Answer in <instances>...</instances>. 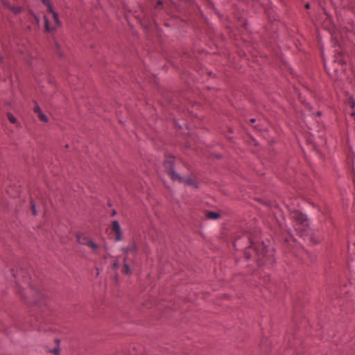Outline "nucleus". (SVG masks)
<instances>
[{
    "label": "nucleus",
    "instance_id": "1",
    "mask_svg": "<svg viewBox=\"0 0 355 355\" xmlns=\"http://www.w3.org/2000/svg\"><path fill=\"white\" fill-rule=\"evenodd\" d=\"M174 162V157L171 155H166L164 162V166L171 180L178 181L180 182H184L185 184L197 187V182L195 179L192 178H182L175 173L173 169Z\"/></svg>",
    "mask_w": 355,
    "mask_h": 355
},
{
    "label": "nucleus",
    "instance_id": "2",
    "mask_svg": "<svg viewBox=\"0 0 355 355\" xmlns=\"http://www.w3.org/2000/svg\"><path fill=\"white\" fill-rule=\"evenodd\" d=\"M6 279L15 283L16 289H18V293H20V289H24L26 286H30L29 277L26 272L21 270L19 273L16 272L13 269H10L6 275Z\"/></svg>",
    "mask_w": 355,
    "mask_h": 355
},
{
    "label": "nucleus",
    "instance_id": "3",
    "mask_svg": "<svg viewBox=\"0 0 355 355\" xmlns=\"http://www.w3.org/2000/svg\"><path fill=\"white\" fill-rule=\"evenodd\" d=\"M44 20V31L48 33L55 31L62 25L58 14L53 9L46 11Z\"/></svg>",
    "mask_w": 355,
    "mask_h": 355
},
{
    "label": "nucleus",
    "instance_id": "4",
    "mask_svg": "<svg viewBox=\"0 0 355 355\" xmlns=\"http://www.w3.org/2000/svg\"><path fill=\"white\" fill-rule=\"evenodd\" d=\"M252 250L255 254V259L260 262L261 264H265L266 262L262 261L263 259L267 258L270 255L268 248L263 243L256 245L252 240H250V246L248 251L245 252L248 254L250 250Z\"/></svg>",
    "mask_w": 355,
    "mask_h": 355
},
{
    "label": "nucleus",
    "instance_id": "5",
    "mask_svg": "<svg viewBox=\"0 0 355 355\" xmlns=\"http://www.w3.org/2000/svg\"><path fill=\"white\" fill-rule=\"evenodd\" d=\"M291 218L295 222L294 227L299 232H304L308 226V221L306 215L302 212L294 210L291 211Z\"/></svg>",
    "mask_w": 355,
    "mask_h": 355
},
{
    "label": "nucleus",
    "instance_id": "6",
    "mask_svg": "<svg viewBox=\"0 0 355 355\" xmlns=\"http://www.w3.org/2000/svg\"><path fill=\"white\" fill-rule=\"evenodd\" d=\"M125 254L127 256L124 258V264L123 267V272L126 275L131 274V270L129 266L128 255L134 254L137 251V246L135 243H131L127 248L123 249Z\"/></svg>",
    "mask_w": 355,
    "mask_h": 355
},
{
    "label": "nucleus",
    "instance_id": "7",
    "mask_svg": "<svg viewBox=\"0 0 355 355\" xmlns=\"http://www.w3.org/2000/svg\"><path fill=\"white\" fill-rule=\"evenodd\" d=\"M77 241L83 245H87L94 252H96L98 246L97 244L94 243L89 237L87 236L85 234H78L76 235Z\"/></svg>",
    "mask_w": 355,
    "mask_h": 355
},
{
    "label": "nucleus",
    "instance_id": "8",
    "mask_svg": "<svg viewBox=\"0 0 355 355\" xmlns=\"http://www.w3.org/2000/svg\"><path fill=\"white\" fill-rule=\"evenodd\" d=\"M112 230L114 234L115 239L116 241H120L122 239V233L121 230V227L118 221L114 220L112 223Z\"/></svg>",
    "mask_w": 355,
    "mask_h": 355
},
{
    "label": "nucleus",
    "instance_id": "9",
    "mask_svg": "<svg viewBox=\"0 0 355 355\" xmlns=\"http://www.w3.org/2000/svg\"><path fill=\"white\" fill-rule=\"evenodd\" d=\"M33 112L37 114V117L41 121L44 123H47L49 121L48 117L42 112L40 106L37 103H35L33 107Z\"/></svg>",
    "mask_w": 355,
    "mask_h": 355
},
{
    "label": "nucleus",
    "instance_id": "10",
    "mask_svg": "<svg viewBox=\"0 0 355 355\" xmlns=\"http://www.w3.org/2000/svg\"><path fill=\"white\" fill-rule=\"evenodd\" d=\"M2 3L5 6L10 9L14 13H19L21 11V8L19 6H11L3 0H2Z\"/></svg>",
    "mask_w": 355,
    "mask_h": 355
},
{
    "label": "nucleus",
    "instance_id": "11",
    "mask_svg": "<svg viewBox=\"0 0 355 355\" xmlns=\"http://www.w3.org/2000/svg\"><path fill=\"white\" fill-rule=\"evenodd\" d=\"M207 217L210 219H218L220 217V215L218 213L214 212V211H209L206 214Z\"/></svg>",
    "mask_w": 355,
    "mask_h": 355
},
{
    "label": "nucleus",
    "instance_id": "12",
    "mask_svg": "<svg viewBox=\"0 0 355 355\" xmlns=\"http://www.w3.org/2000/svg\"><path fill=\"white\" fill-rule=\"evenodd\" d=\"M7 117H8V121L12 123V124H15L16 125H18V121L17 119L10 113H7Z\"/></svg>",
    "mask_w": 355,
    "mask_h": 355
},
{
    "label": "nucleus",
    "instance_id": "13",
    "mask_svg": "<svg viewBox=\"0 0 355 355\" xmlns=\"http://www.w3.org/2000/svg\"><path fill=\"white\" fill-rule=\"evenodd\" d=\"M44 6L46 8V11L51 10L53 9L51 2L50 0H40Z\"/></svg>",
    "mask_w": 355,
    "mask_h": 355
},
{
    "label": "nucleus",
    "instance_id": "14",
    "mask_svg": "<svg viewBox=\"0 0 355 355\" xmlns=\"http://www.w3.org/2000/svg\"><path fill=\"white\" fill-rule=\"evenodd\" d=\"M33 58V56L32 55V54L29 52H27V53L26 55H24V56L23 57V58L24 59V60L30 65H31L33 63L31 60V59H32Z\"/></svg>",
    "mask_w": 355,
    "mask_h": 355
},
{
    "label": "nucleus",
    "instance_id": "15",
    "mask_svg": "<svg viewBox=\"0 0 355 355\" xmlns=\"http://www.w3.org/2000/svg\"><path fill=\"white\" fill-rule=\"evenodd\" d=\"M60 350V349L59 347L58 346L57 347H55L53 350H51V352L53 354V355H59Z\"/></svg>",
    "mask_w": 355,
    "mask_h": 355
},
{
    "label": "nucleus",
    "instance_id": "16",
    "mask_svg": "<svg viewBox=\"0 0 355 355\" xmlns=\"http://www.w3.org/2000/svg\"><path fill=\"white\" fill-rule=\"evenodd\" d=\"M31 207H32V211H33V214L34 215H35L37 214L36 212V209H35V204L31 202Z\"/></svg>",
    "mask_w": 355,
    "mask_h": 355
},
{
    "label": "nucleus",
    "instance_id": "17",
    "mask_svg": "<svg viewBox=\"0 0 355 355\" xmlns=\"http://www.w3.org/2000/svg\"><path fill=\"white\" fill-rule=\"evenodd\" d=\"M112 268L113 269H117L119 268V263L117 261L114 262L113 264H112Z\"/></svg>",
    "mask_w": 355,
    "mask_h": 355
},
{
    "label": "nucleus",
    "instance_id": "18",
    "mask_svg": "<svg viewBox=\"0 0 355 355\" xmlns=\"http://www.w3.org/2000/svg\"><path fill=\"white\" fill-rule=\"evenodd\" d=\"M35 21H36V22H37V24H39V21H40L39 18H38L37 17H36V16H35Z\"/></svg>",
    "mask_w": 355,
    "mask_h": 355
},
{
    "label": "nucleus",
    "instance_id": "19",
    "mask_svg": "<svg viewBox=\"0 0 355 355\" xmlns=\"http://www.w3.org/2000/svg\"><path fill=\"white\" fill-rule=\"evenodd\" d=\"M34 304H37L38 306H40L41 305V302H34Z\"/></svg>",
    "mask_w": 355,
    "mask_h": 355
},
{
    "label": "nucleus",
    "instance_id": "20",
    "mask_svg": "<svg viewBox=\"0 0 355 355\" xmlns=\"http://www.w3.org/2000/svg\"><path fill=\"white\" fill-rule=\"evenodd\" d=\"M55 43V46H57L58 49H59L60 46H59L58 43H57L56 42Z\"/></svg>",
    "mask_w": 355,
    "mask_h": 355
},
{
    "label": "nucleus",
    "instance_id": "21",
    "mask_svg": "<svg viewBox=\"0 0 355 355\" xmlns=\"http://www.w3.org/2000/svg\"><path fill=\"white\" fill-rule=\"evenodd\" d=\"M157 5H158V6L162 5V1H157Z\"/></svg>",
    "mask_w": 355,
    "mask_h": 355
},
{
    "label": "nucleus",
    "instance_id": "22",
    "mask_svg": "<svg viewBox=\"0 0 355 355\" xmlns=\"http://www.w3.org/2000/svg\"><path fill=\"white\" fill-rule=\"evenodd\" d=\"M254 121H255V119H250L251 123H254Z\"/></svg>",
    "mask_w": 355,
    "mask_h": 355
},
{
    "label": "nucleus",
    "instance_id": "23",
    "mask_svg": "<svg viewBox=\"0 0 355 355\" xmlns=\"http://www.w3.org/2000/svg\"><path fill=\"white\" fill-rule=\"evenodd\" d=\"M55 342L57 343L58 345H59V340H55Z\"/></svg>",
    "mask_w": 355,
    "mask_h": 355
},
{
    "label": "nucleus",
    "instance_id": "24",
    "mask_svg": "<svg viewBox=\"0 0 355 355\" xmlns=\"http://www.w3.org/2000/svg\"><path fill=\"white\" fill-rule=\"evenodd\" d=\"M309 8V4H306V8Z\"/></svg>",
    "mask_w": 355,
    "mask_h": 355
},
{
    "label": "nucleus",
    "instance_id": "25",
    "mask_svg": "<svg viewBox=\"0 0 355 355\" xmlns=\"http://www.w3.org/2000/svg\"><path fill=\"white\" fill-rule=\"evenodd\" d=\"M20 295H21L22 297H24L23 293H21Z\"/></svg>",
    "mask_w": 355,
    "mask_h": 355
}]
</instances>
